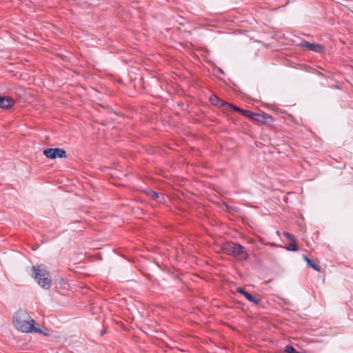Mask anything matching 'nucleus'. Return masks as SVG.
<instances>
[{"mask_svg": "<svg viewBox=\"0 0 353 353\" xmlns=\"http://www.w3.org/2000/svg\"><path fill=\"white\" fill-rule=\"evenodd\" d=\"M221 250L223 253L232 256L238 261H244L249 258V254L245 248L241 244L232 241H227L223 243Z\"/></svg>", "mask_w": 353, "mask_h": 353, "instance_id": "obj_2", "label": "nucleus"}, {"mask_svg": "<svg viewBox=\"0 0 353 353\" xmlns=\"http://www.w3.org/2000/svg\"><path fill=\"white\" fill-rule=\"evenodd\" d=\"M283 236L290 240L291 241H294L296 238L291 234L288 232H283Z\"/></svg>", "mask_w": 353, "mask_h": 353, "instance_id": "obj_15", "label": "nucleus"}, {"mask_svg": "<svg viewBox=\"0 0 353 353\" xmlns=\"http://www.w3.org/2000/svg\"><path fill=\"white\" fill-rule=\"evenodd\" d=\"M285 248L289 251H297L299 250L296 239L294 240V241H292L290 243H289Z\"/></svg>", "mask_w": 353, "mask_h": 353, "instance_id": "obj_12", "label": "nucleus"}, {"mask_svg": "<svg viewBox=\"0 0 353 353\" xmlns=\"http://www.w3.org/2000/svg\"><path fill=\"white\" fill-rule=\"evenodd\" d=\"M209 101L214 106L221 108H223L224 110H244L243 108L235 105L233 103L227 102L215 94H212L210 97Z\"/></svg>", "mask_w": 353, "mask_h": 353, "instance_id": "obj_6", "label": "nucleus"}, {"mask_svg": "<svg viewBox=\"0 0 353 353\" xmlns=\"http://www.w3.org/2000/svg\"><path fill=\"white\" fill-rule=\"evenodd\" d=\"M304 259L310 267H311L312 269L317 272H321V267L315 261L305 256H304Z\"/></svg>", "mask_w": 353, "mask_h": 353, "instance_id": "obj_11", "label": "nucleus"}, {"mask_svg": "<svg viewBox=\"0 0 353 353\" xmlns=\"http://www.w3.org/2000/svg\"><path fill=\"white\" fill-rule=\"evenodd\" d=\"M106 332H107V330L105 328H104L101 332V336H103Z\"/></svg>", "mask_w": 353, "mask_h": 353, "instance_id": "obj_16", "label": "nucleus"}, {"mask_svg": "<svg viewBox=\"0 0 353 353\" xmlns=\"http://www.w3.org/2000/svg\"><path fill=\"white\" fill-rule=\"evenodd\" d=\"M236 292L243 294L246 298L247 300L254 303L256 305H260L261 303V299L252 296L250 292H248L242 288H238L236 289Z\"/></svg>", "mask_w": 353, "mask_h": 353, "instance_id": "obj_8", "label": "nucleus"}, {"mask_svg": "<svg viewBox=\"0 0 353 353\" xmlns=\"http://www.w3.org/2000/svg\"><path fill=\"white\" fill-rule=\"evenodd\" d=\"M32 277L43 288L48 290L51 287L52 279L50 272L43 264L32 267Z\"/></svg>", "mask_w": 353, "mask_h": 353, "instance_id": "obj_4", "label": "nucleus"}, {"mask_svg": "<svg viewBox=\"0 0 353 353\" xmlns=\"http://www.w3.org/2000/svg\"><path fill=\"white\" fill-rule=\"evenodd\" d=\"M301 46L307 48L308 50L315 52H321L324 50V46L319 43H312L306 41L301 43Z\"/></svg>", "mask_w": 353, "mask_h": 353, "instance_id": "obj_9", "label": "nucleus"}, {"mask_svg": "<svg viewBox=\"0 0 353 353\" xmlns=\"http://www.w3.org/2000/svg\"><path fill=\"white\" fill-rule=\"evenodd\" d=\"M13 324L19 331L25 333H40L45 336L48 334L35 326L36 322L25 310H18L13 318Z\"/></svg>", "mask_w": 353, "mask_h": 353, "instance_id": "obj_1", "label": "nucleus"}, {"mask_svg": "<svg viewBox=\"0 0 353 353\" xmlns=\"http://www.w3.org/2000/svg\"><path fill=\"white\" fill-rule=\"evenodd\" d=\"M43 154L51 159H54L57 157L59 158H66L67 154L66 152L63 149H61L59 148H47L44 150Z\"/></svg>", "mask_w": 353, "mask_h": 353, "instance_id": "obj_7", "label": "nucleus"}, {"mask_svg": "<svg viewBox=\"0 0 353 353\" xmlns=\"http://www.w3.org/2000/svg\"><path fill=\"white\" fill-rule=\"evenodd\" d=\"M32 277L43 288L48 290L51 287L52 279L50 272L43 264L32 267Z\"/></svg>", "mask_w": 353, "mask_h": 353, "instance_id": "obj_3", "label": "nucleus"}, {"mask_svg": "<svg viewBox=\"0 0 353 353\" xmlns=\"http://www.w3.org/2000/svg\"><path fill=\"white\" fill-rule=\"evenodd\" d=\"M285 351L287 353H297L296 350L292 345H288L285 347Z\"/></svg>", "mask_w": 353, "mask_h": 353, "instance_id": "obj_14", "label": "nucleus"}, {"mask_svg": "<svg viewBox=\"0 0 353 353\" xmlns=\"http://www.w3.org/2000/svg\"><path fill=\"white\" fill-rule=\"evenodd\" d=\"M14 103V100L11 97L0 94V108L8 109L12 107Z\"/></svg>", "mask_w": 353, "mask_h": 353, "instance_id": "obj_10", "label": "nucleus"}, {"mask_svg": "<svg viewBox=\"0 0 353 353\" xmlns=\"http://www.w3.org/2000/svg\"><path fill=\"white\" fill-rule=\"evenodd\" d=\"M145 192L153 200H157L159 198L158 193L151 189L146 190Z\"/></svg>", "mask_w": 353, "mask_h": 353, "instance_id": "obj_13", "label": "nucleus"}, {"mask_svg": "<svg viewBox=\"0 0 353 353\" xmlns=\"http://www.w3.org/2000/svg\"><path fill=\"white\" fill-rule=\"evenodd\" d=\"M244 116L249 117L256 123H263L270 125L274 121L273 117L266 114L265 112H239Z\"/></svg>", "mask_w": 353, "mask_h": 353, "instance_id": "obj_5", "label": "nucleus"}]
</instances>
